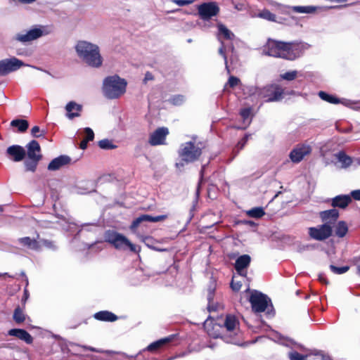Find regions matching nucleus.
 <instances>
[{
	"label": "nucleus",
	"instance_id": "obj_58",
	"mask_svg": "<svg viewBox=\"0 0 360 360\" xmlns=\"http://www.w3.org/2000/svg\"><path fill=\"white\" fill-rule=\"evenodd\" d=\"M25 300H27V294H26V291H25Z\"/></svg>",
	"mask_w": 360,
	"mask_h": 360
},
{
	"label": "nucleus",
	"instance_id": "obj_55",
	"mask_svg": "<svg viewBox=\"0 0 360 360\" xmlns=\"http://www.w3.org/2000/svg\"><path fill=\"white\" fill-rule=\"evenodd\" d=\"M319 281H320V282H321V283H326H326H328V282H327V281L326 280V278H324L321 274H320V275L319 276Z\"/></svg>",
	"mask_w": 360,
	"mask_h": 360
},
{
	"label": "nucleus",
	"instance_id": "obj_37",
	"mask_svg": "<svg viewBox=\"0 0 360 360\" xmlns=\"http://www.w3.org/2000/svg\"><path fill=\"white\" fill-rule=\"evenodd\" d=\"M319 96H320V98L323 100V101H326L328 103H340V101L335 98V96H332V95H329L323 91H320L319 93Z\"/></svg>",
	"mask_w": 360,
	"mask_h": 360
},
{
	"label": "nucleus",
	"instance_id": "obj_29",
	"mask_svg": "<svg viewBox=\"0 0 360 360\" xmlns=\"http://www.w3.org/2000/svg\"><path fill=\"white\" fill-rule=\"evenodd\" d=\"M336 158L338 160L339 162L341 163L342 168H347L352 163V158L347 155L343 152H340L335 155Z\"/></svg>",
	"mask_w": 360,
	"mask_h": 360
},
{
	"label": "nucleus",
	"instance_id": "obj_14",
	"mask_svg": "<svg viewBox=\"0 0 360 360\" xmlns=\"http://www.w3.org/2000/svg\"><path fill=\"white\" fill-rule=\"evenodd\" d=\"M311 148L308 145L297 146L289 155V158L292 162L298 163L307 155L311 153Z\"/></svg>",
	"mask_w": 360,
	"mask_h": 360
},
{
	"label": "nucleus",
	"instance_id": "obj_44",
	"mask_svg": "<svg viewBox=\"0 0 360 360\" xmlns=\"http://www.w3.org/2000/svg\"><path fill=\"white\" fill-rule=\"evenodd\" d=\"M84 134H85V137L84 139H86L87 141H92L94 138V133L93 131V130L89 128V127H86L84 129Z\"/></svg>",
	"mask_w": 360,
	"mask_h": 360
},
{
	"label": "nucleus",
	"instance_id": "obj_22",
	"mask_svg": "<svg viewBox=\"0 0 360 360\" xmlns=\"http://www.w3.org/2000/svg\"><path fill=\"white\" fill-rule=\"evenodd\" d=\"M8 334L11 336H15L27 344H30L33 341L32 337L23 329H11L8 330Z\"/></svg>",
	"mask_w": 360,
	"mask_h": 360
},
{
	"label": "nucleus",
	"instance_id": "obj_17",
	"mask_svg": "<svg viewBox=\"0 0 360 360\" xmlns=\"http://www.w3.org/2000/svg\"><path fill=\"white\" fill-rule=\"evenodd\" d=\"M169 131L167 128H159L155 130L150 137L149 142L153 146L163 144Z\"/></svg>",
	"mask_w": 360,
	"mask_h": 360
},
{
	"label": "nucleus",
	"instance_id": "obj_16",
	"mask_svg": "<svg viewBox=\"0 0 360 360\" xmlns=\"http://www.w3.org/2000/svg\"><path fill=\"white\" fill-rule=\"evenodd\" d=\"M167 218V215H159L157 217H152L148 214H143L140 216L139 217L136 218L134 221L132 222L131 225V229L134 230L136 229L140 224L144 221H150V222H158L160 221H163Z\"/></svg>",
	"mask_w": 360,
	"mask_h": 360
},
{
	"label": "nucleus",
	"instance_id": "obj_1",
	"mask_svg": "<svg viewBox=\"0 0 360 360\" xmlns=\"http://www.w3.org/2000/svg\"><path fill=\"white\" fill-rule=\"evenodd\" d=\"M239 323L236 318L231 315L226 316L224 326L219 323H213L211 320H206L204 327L207 334L212 338L220 337L225 342L232 344H239L240 341L236 338L240 334Z\"/></svg>",
	"mask_w": 360,
	"mask_h": 360
},
{
	"label": "nucleus",
	"instance_id": "obj_50",
	"mask_svg": "<svg viewBox=\"0 0 360 360\" xmlns=\"http://www.w3.org/2000/svg\"><path fill=\"white\" fill-rule=\"evenodd\" d=\"M249 135H246L238 143V147L239 149H242L245 144L246 143L247 141L248 140Z\"/></svg>",
	"mask_w": 360,
	"mask_h": 360
},
{
	"label": "nucleus",
	"instance_id": "obj_43",
	"mask_svg": "<svg viewBox=\"0 0 360 360\" xmlns=\"http://www.w3.org/2000/svg\"><path fill=\"white\" fill-rule=\"evenodd\" d=\"M240 81L238 77H236L234 76H231L228 80L226 85H229L230 87L233 88V87L236 86L237 85H238L240 84Z\"/></svg>",
	"mask_w": 360,
	"mask_h": 360
},
{
	"label": "nucleus",
	"instance_id": "obj_38",
	"mask_svg": "<svg viewBox=\"0 0 360 360\" xmlns=\"http://www.w3.org/2000/svg\"><path fill=\"white\" fill-rule=\"evenodd\" d=\"M252 115V109L250 108H245L241 110L240 116L243 119L244 122H247L248 124L250 122V117Z\"/></svg>",
	"mask_w": 360,
	"mask_h": 360
},
{
	"label": "nucleus",
	"instance_id": "obj_32",
	"mask_svg": "<svg viewBox=\"0 0 360 360\" xmlns=\"http://www.w3.org/2000/svg\"><path fill=\"white\" fill-rule=\"evenodd\" d=\"M11 125L18 128V131L20 132L25 131L28 128V122L25 120H13L11 122Z\"/></svg>",
	"mask_w": 360,
	"mask_h": 360
},
{
	"label": "nucleus",
	"instance_id": "obj_23",
	"mask_svg": "<svg viewBox=\"0 0 360 360\" xmlns=\"http://www.w3.org/2000/svg\"><path fill=\"white\" fill-rule=\"evenodd\" d=\"M174 337L172 335L158 340L154 342H152L146 348V350H148L149 352H156L161 348H162L164 346H165L167 344L169 343L172 340Z\"/></svg>",
	"mask_w": 360,
	"mask_h": 360
},
{
	"label": "nucleus",
	"instance_id": "obj_33",
	"mask_svg": "<svg viewBox=\"0 0 360 360\" xmlns=\"http://www.w3.org/2000/svg\"><path fill=\"white\" fill-rule=\"evenodd\" d=\"M247 215L253 218H260L264 215L265 212L262 207H254L246 212Z\"/></svg>",
	"mask_w": 360,
	"mask_h": 360
},
{
	"label": "nucleus",
	"instance_id": "obj_28",
	"mask_svg": "<svg viewBox=\"0 0 360 360\" xmlns=\"http://www.w3.org/2000/svg\"><path fill=\"white\" fill-rule=\"evenodd\" d=\"M290 9L298 13H314L316 11V7L314 6H295L290 7Z\"/></svg>",
	"mask_w": 360,
	"mask_h": 360
},
{
	"label": "nucleus",
	"instance_id": "obj_10",
	"mask_svg": "<svg viewBox=\"0 0 360 360\" xmlns=\"http://www.w3.org/2000/svg\"><path fill=\"white\" fill-rule=\"evenodd\" d=\"M21 60L11 57L0 60V76H5L15 72L23 66H27Z\"/></svg>",
	"mask_w": 360,
	"mask_h": 360
},
{
	"label": "nucleus",
	"instance_id": "obj_42",
	"mask_svg": "<svg viewBox=\"0 0 360 360\" xmlns=\"http://www.w3.org/2000/svg\"><path fill=\"white\" fill-rule=\"evenodd\" d=\"M37 162H38V161L32 160H30V161H26L25 162V165L27 170L32 171V172L34 171L36 169Z\"/></svg>",
	"mask_w": 360,
	"mask_h": 360
},
{
	"label": "nucleus",
	"instance_id": "obj_40",
	"mask_svg": "<svg viewBox=\"0 0 360 360\" xmlns=\"http://www.w3.org/2000/svg\"><path fill=\"white\" fill-rule=\"evenodd\" d=\"M288 356L290 360H307V355H302L297 352H289Z\"/></svg>",
	"mask_w": 360,
	"mask_h": 360
},
{
	"label": "nucleus",
	"instance_id": "obj_45",
	"mask_svg": "<svg viewBox=\"0 0 360 360\" xmlns=\"http://www.w3.org/2000/svg\"><path fill=\"white\" fill-rule=\"evenodd\" d=\"M242 286L241 281H237L236 280V276H233L232 281L231 283V287L234 291H238Z\"/></svg>",
	"mask_w": 360,
	"mask_h": 360
},
{
	"label": "nucleus",
	"instance_id": "obj_18",
	"mask_svg": "<svg viewBox=\"0 0 360 360\" xmlns=\"http://www.w3.org/2000/svg\"><path fill=\"white\" fill-rule=\"evenodd\" d=\"M250 257L248 255L240 256L236 261L235 268L237 272L243 276H246L245 269L250 263Z\"/></svg>",
	"mask_w": 360,
	"mask_h": 360
},
{
	"label": "nucleus",
	"instance_id": "obj_25",
	"mask_svg": "<svg viewBox=\"0 0 360 360\" xmlns=\"http://www.w3.org/2000/svg\"><path fill=\"white\" fill-rule=\"evenodd\" d=\"M349 195H338L333 199L332 205L340 208H345L351 202Z\"/></svg>",
	"mask_w": 360,
	"mask_h": 360
},
{
	"label": "nucleus",
	"instance_id": "obj_9",
	"mask_svg": "<svg viewBox=\"0 0 360 360\" xmlns=\"http://www.w3.org/2000/svg\"><path fill=\"white\" fill-rule=\"evenodd\" d=\"M105 240L116 249L125 250L128 248L132 252H138L136 245L132 244L124 236L117 232L108 231L105 233Z\"/></svg>",
	"mask_w": 360,
	"mask_h": 360
},
{
	"label": "nucleus",
	"instance_id": "obj_48",
	"mask_svg": "<svg viewBox=\"0 0 360 360\" xmlns=\"http://www.w3.org/2000/svg\"><path fill=\"white\" fill-rule=\"evenodd\" d=\"M184 101V97L183 96H176L173 98L172 102L175 105H180Z\"/></svg>",
	"mask_w": 360,
	"mask_h": 360
},
{
	"label": "nucleus",
	"instance_id": "obj_7",
	"mask_svg": "<svg viewBox=\"0 0 360 360\" xmlns=\"http://www.w3.org/2000/svg\"><path fill=\"white\" fill-rule=\"evenodd\" d=\"M245 293L249 294V302L251 304L252 309L255 313H261L266 311L269 314L272 311V304L270 299L264 294L248 288Z\"/></svg>",
	"mask_w": 360,
	"mask_h": 360
},
{
	"label": "nucleus",
	"instance_id": "obj_27",
	"mask_svg": "<svg viewBox=\"0 0 360 360\" xmlns=\"http://www.w3.org/2000/svg\"><path fill=\"white\" fill-rule=\"evenodd\" d=\"M94 317L98 320L105 321H115L117 319L116 315L108 311L98 312L95 314Z\"/></svg>",
	"mask_w": 360,
	"mask_h": 360
},
{
	"label": "nucleus",
	"instance_id": "obj_35",
	"mask_svg": "<svg viewBox=\"0 0 360 360\" xmlns=\"http://www.w3.org/2000/svg\"><path fill=\"white\" fill-rule=\"evenodd\" d=\"M275 342H277L280 344H282V345H284L285 346H288V347H290L291 345H292V341L290 340H288L285 338H283V336H281V335L275 333L272 338H271Z\"/></svg>",
	"mask_w": 360,
	"mask_h": 360
},
{
	"label": "nucleus",
	"instance_id": "obj_41",
	"mask_svg": "<svg viewBox=\"0 0 360 360\" xmlns=\"http://www.w3.org/2000/svg\"><path fill=\"white\" fill-rule=\"evenodd\" d=\"M330 269L335 274H342L346 273L348 271L349 267L348 266L337 267L334 265H330Z\"/></svg>",
	"mask_w": 360,
	"mask_h": 360
},
{
	"label": "nucleus",
	"instance_id": "obj_30",
	"mask_svg": "<svg viewBox=\"0 0 360 360\" xmlns=\"http://www.w3.org/2000/svg\"><path fill=\"white\" fill-rule=\"evenodd\" d=\"M348 231V226L343 221H340L335 226V234L340 238L344 237Z\"/></svg>",
	"mask_w": 360,
	"mask_h": 360
},
{
	"label": "nucleus",
	"instance_id": "obj_47",
	"mask_svg": "<svg viewBox=\"0 0 360 360\" xmlns=\"http://www.w3.org/2000/svg\"><path fill=\"white\" fill-rule=\"evenodd\" d=\"M214 290V285H213V286L209 289V293H208L207 299H208V301H209L208 309L210 311L212 309V307L210 305V303H211V301L213 299L212 295H213Z\"/></svg>",
	"mask_w": 360,
	"mask_h": 360
},
{
	"label": "nucleus",
	"instance_id": "obj_21",
	"mask_svg": "<svg viewBox=\"0 0 360 360\" xmlns=\"http://www.w3.org/2000/svg\"><path fill=\"white\" fill-rule=\"evenodd\" d=\"M320 217L324 224L330 225L338 219L339 212L335 209L326 210L320 213Z\"/></svg>",
	"mask_w": 360,
	"mask_h": 360
},
{
	"label": "nucleus",
	"instance_id": "obj_56",
	"mask_svg": "<svg viewBox=\"0 0 360 360\" xmlns=\"http://www.w3.org/2000/svg\"><path fill=\"white\" fill-rule=\"evenodd\" d=\"M357 272L360 275V264L357 266Z\"/></svg>",
	"mask_w": 360,
	"mask_h": 360
},
{
	"label": "nucleus",
	"instance_id": "obj_53",
	"mask_svg": "<svg viewBox=\"0 0 360 360\" xmlns=\"http://www.w3.org/2000/svg\"><path fill=\"white\" fill-rule=\"evenodd\" d=\"M89 142V141H87L86 139H84L81 143H80V148L82 149H85L87 146V143Z\"/></svg>",
	"mask_w": 360,
	"mask_h": 360
},
{
	"label": "nucleus",
	"instance_id": "obj_62",
	"mask_svg": "<svg viewBox=\"0 0 360 360\" xmlns=\"http://www.w3.org/2000/svg\"><path fill=\"white\" fill-rule=\"evenodd\" d=\"M2 274H0V276H1Z\"/></svg>",
	"mask_w": 360,
	"mask_h": 360
},
{
	"label": "nucleus",
	"instance_id": "obj_24",
	"mask_svg": "<svg viewBox=\"0 0 360 360\" xmlns=\"http://www.w3.org/2000/svg\"><path fill=\"white\" fill-rule=\"evenodd\" d=\"M82 107L81 105L77 104L74 101L69 102L65 106V110L68 112L67 117L70 120L75 117H79V112L82 110Z\"/></svg>",
	"mask_w": 360,
	"mask_h": 360
},
{
	"label": "nucleus",
	"instance_id": "obj_59",
	"mask_svg": "<svg viewBox=\"0 0 360 360\" xmlns=\"http://www.w3.org/2000/svg\"><path fill=\"white\" fill-rule=\"evenodd\" d=\"M3 211V208L0 205V212H1Z\"/></svg>",
	"mask_w": 360,
	"mask_h": 360
},
{
	"label": "nucleus",
	"instance_id": "obj_52",
	"mask_svg": "<svg viewBox=\"0 0 360 360\" xmlns=\"http://www.w3.org/2000/svg\"><path fill=\"white\" fill-rule=\"evenodd\" d=\"M13 1L18 2L21 4H30L36 1L37 0H13Z\"/></svg>",
	"mask_w": 360,
	"mask_h": 360
},
{
	"label": "nucleus",
	"instance_id": "obj_61",
	"mask_svg": "<svg viewBox=\"0 0 360 360\" xmlns=\"http://www.w3.org/2000/svg\"><path fill=\"white\" fill-rule=\"evenodd\" d=\"M150 78V76L146 75V79Z\"/></svg>",
	"mask_w": 360,
	"mask_h": 360
},
{
	"label": "nucleus",
	"instance_id": "obj_4",
	"mask_svg": "<svg viewBox=\"0 0 360 360\" xmlns=\"http://www.w3.org/2000/svg\"><path fill=\"white\" fill-rule=\"evenodd\" d=\"M127 81L117 75L106 77L102 84V93L108 99H117L124 95Z\"/></svg>",
	"mask_w": 360,
	"mask_h": 360
},
{
	"label": "nucleus",
	"instance_id": "obj_12",
	"mask_svg": "<svg viewBox=\"0 0 360 360\" xmlns=\"http://www.w3.org/2000/svg\"><path fill=\"white\" fill-rule=\"evenodd\" d=\"M198 14L203 20H208L218 15L219 7L214 1L206 2L198 6Z\"/></svg>",
	"mask_w": 360,
	"mask_h": 360
},
{
	"label": "nucleus",
	"instance_id": "obj_51",
	"mask_svg": "<svg viewBox=\"0 0 360 360\" xmlns=\"http://www.w3.org/2000/svg\"><path fill=\"white\" fill-rule=\"evenodd\" d=\"M351 195L355 200H360V189L352 191Z\"/></svg>",
	"mask_w": 360,
	"mask_h": 360
},
{
	"label": "nucleus",
	"instance_id": "obj_31",
	"mask_svg": "<svg viewBox=\"0 0 360 360\" xmlns=\"http://www.w3.org/2000/svg\"><path fill=\"white\" fill-rule=\"evenodd\" d=\"M13 318L15 322L19 324L25 321L26 315L24 314L23 310L18 307L14 311Z\"/></svg>",
	"mask_w": 360,
	"mask_h": 360
},
{
	"label": "nucleus",
	"instance_id": "obj_60",
	"mask_svg": "<svg viewBox=\"0 0 360 360\" xmlns=\"http://www.w3.org/2000/svg\"><path fill=\"white\" fill-rule=\"evenodd\" d=\"M150 78V76L146 75V79Z\"/></svg>",
	"mask_w": 360,
	"mask_h": 360
},
{
	"label": "nucleus",
	"instance_id": "obj_54",
	"mask_svg": "<svg viewBox=\"0 0 360 360\" xmlns=\"http://www.w3.org/2000/svg\"><path fill=\"white\" fill-rule=\"evenodd\" d=\"M234 7L238 11H242L244 9V5L243 4H235Z\"/></svg>",
	"mask_w": 360,
	"mask_h": 360
},
{
	"label": "nucleus",
	"instance_id": "obj_34",
	"mask_svg": "<svg viewBox=\"0 0 360 360\" xmlns=\"http://www.w3.org/2000/svg\"><path fill=\"white\" fill-rule=\"evenodd\" d=\"M257 17L267 20L269 21L276 22V16L268 10H263L257 14Z\"/></svg>",
	"mask_w": 360,
	"mask_h": 360
},
{
	"label": "nucleus",
	"instance_id": "obj_3",
	"mask_svg": "<svg viewBox=\"0 0 360 360\" xmlns=\"http://www.w3.org/2000/svg\"><path fill=\"white\" fill-rule=\"evenodd\" d=\"M79 58L89 67L98 68L103 65V57L99 46L88 41L81 40L75 46Z\"/></svg>",
	"mask_w": 360,
	"mask_h": 360
},
{
	"label": "nucleus",
	"instance_id": "obj_5",
	"mask_svg": "<svg viewBox=\"0 0 360 360\" xmlns=\"http://www.w3.org/2000/svg\"><path fill=\"white\" fill-rule=\"evenodd\" d=\"M202 153L201 148L193 141L186 142L181 145L179 150V160L175 167L181 171L187 164L197 160Z\"/></svg>",
	"mask_w": 360,
	"mask_h": 360
},
{
	"label": "nucleus",
	"instance_id": "obj_11",
	"mask_svg": "<svg viewBox=\"0 0 360 360\" xmlns=\"http://www.w3.org/2000/svg\"><path fill=\"white\" fill-rule=\"evenodd\" d=\"M217 27H218L217 37H218L219 41H221V46L219 49V53L224 58L225 65H226V68L228 70V72H229V70L228 65H227V58L225 54L226 47H225L224 43L222 41V39H226V40L231 41L233 39L235 35L230 30H229L224 25H223L221 23H219L217 25Z\"/></svg>",
	"mask_w": 360,
	"mask_h": 360
},
{
	"label": "nucleus",
	"instance_id": "obj_49",
	"mask_svg": "<svg viewBox=\"0 0 360 360\" xmlns=\"http://www.w3.org/2000/svg\"><path fill=\"white\" fill-rule=\"evenodd\" d=\"M39 131L40 129L37 126H34L31 130L32 135L34 137H39L41 136V134H39Z\"/></svg>",
	"mask_w": 360,
	"mask_h": 360
},
{
	"label": "nucleus",
	"instance_id": "obj_8",
	"mask_svg": "<svg viewBox=\"0 0 360 360\" xmlns=\"http://www.w3.org/2000/svg\"><path fill=\"white\" fill-rule=\"evenodd\" d=\"M51 31L49 26L37 25L25 32L17 34L15 39L22 43L30 42L51 34Z\"/></svg>",
	"mask_w": 360,
	"mask_h": 360
},
{
	"label": "nucleus",
	"instance_id": "obj_46",
	"mask_svg": "<svg viewBox=\"0 0 360 360\" xmlns=\"http://www.w3.org/2000/svg\"><path fill=\"white\" fill-rule=\"evenodd\" d=\"M193 1L194 0H172V2H174L179 6H184L191 4L192 3H193Z\"/></svg>",
	"mask_w": 360,
	"mask_h": 360
},
{
	"label": "nucleus",
	"instance_id": "obj_26",
	"mask_svg": "<svg viewBox=\"0 0 360 360\" xmlns=\"http://www.w3.org/2000/svg\"><path fill=\"white\" fill-rule=\"evenodd\" d=\"M18 241L21 245L31 250H37L40 248L39 243L34 239L30 238V237L20 238L18 239Z\"/></svg>",
	"mask_w": 360,
	"mask_h": 360
},
{
	"label": "nucleus",
	"instance_id": "obj_2",
	"mask_svg": "<svg viewBox=\"0 0 360 360\" xmlns=\"http://www.w3.org/2000/svg\"><path fill=\"white\" fill-rule=\"evenodd\" d=\"M302 49L303 45L300 44L270 40L267 42L264 51L269 56L292 60L301 56Z\"/></svg>",
	"mask_w": 360,
	"mask_h": 360
},
{
	"label": "nucleus",
	"instance_id": "obj_57",
	"mask_svg": "<svg viewBox=\"0 0 360 360\" xmlns=\"http://www.w3.org/2000/svg\"><path fill=\"white\" fill-rule=\"evenodd\" d=\"M88 349L91 351H96L94 348L92 347H89Z\"/></svg>",
	"mask_w": 360,
	"mask_h": 360
},
{
	"label": "nucleus",
	"instance_id": "obj_20",
	"mask_svg": "<svg viewBox=\"0 0 360 360\" xmlns=\"http://www.w3.org/2000/svg\"><path fill=\"white\" fill-rule=\"evenodd\" d=\"M27 155L30 160L39 161L41 155H40V146L37 141H32L27 145Z\"/></svg>",
	"mask_w": 360,
	"mask_h": 360
},
{
	"label": "nucleus",
	"instance_id": "obj_19",
	"mask_svg": "<svg viewBox=\"0 0 360 360\" xmlns=\"http://www.w3.org/2000/svg\"><path fill=\"white\" fill-rule=\"evenodd\" d=\"M71 162V158L68 155H60L54 158L48 165V169L51 171H56L60 169L62 167L69 165Z\"/></svg>",
	"mask_w": 360,
	"mask_h": 360
},
{
	"label": "nucleus",
	"instance_id": "obj_6",
	"mask_svg": "<svg viewBox=\"0 0 360 360\" xmlns=\"http://www.w3.org/2000/svg\"><path fill=\"white\" fill-rule=\"evenodd\" d=\"M247 94L250 96H255L257 98H264L266 101H278L282 98L283 90L276 84L267 85L262 88L255 86L246 88ZM246 94V92H245Z\"/></svg>",
	"mask_w": 360,
	"mask_h": 360
},
{
	"label": "nucleus",
	"instance_id": "obj_39",
	"mask_svg": "<svg viewBox=\"0 0 360 360\" xmlns=\"http://www.w3.org/2000/svg\"><path fill=\"white\" fill-rule=\"evenodd\" d=\"M98 146L102 149H113L116 148V146H115L112 142L108 139H103L98 142Z\"/></svg>",
	"mask_w": 360,
	"mask_h": 360
},
{
	"label": "nucleus",
	"instance_id": "obj_36",
	"mask_svg": "<svg viewBox=\"0 0 360 360\" xmlns=\"http://www.w3.org/2000/svg\"><path fill=\"white\" fill-rule=\"evenodd\" d=\"M298 72L297 70H292L286 72L280 75V78L287 81H292L297 77Z\"/></svg>",
	"mask_w": 360,
	"mask_h": 360
},
{
	"label": "nucleus",
	"instance_id": "obj_15",
	"mask_svg": "<svg viewBox=\"0 0 360 360\" xmlns=\"http://www.w3.org/2000/svg\"><path fill=\"white\" fill-rule=\"evenodd\" d=\"M8 157L14 162L22 161L26 155V151L23 147L18 145L9 146L6 150Z\"/></svg>",
	"mask_w": 360,
	"mask_h": 360
},
{
	"label": "nucleus",
	"instance_id": "obj_13",
	"mask_svg": "<svg viewBox=\"0 0 360 360\" xmlns=\"http://www.w3.org/2000/svg\"><path fill=\"white\" fill-rule=\"evenodd\" d=\"M332 227L330 225L323 224L316 227L309 229V234L313 239L323 240L331 236Z\"/></svg>",
	"mask_w": 360,
	"mask_h": 360
}]
</instances>
